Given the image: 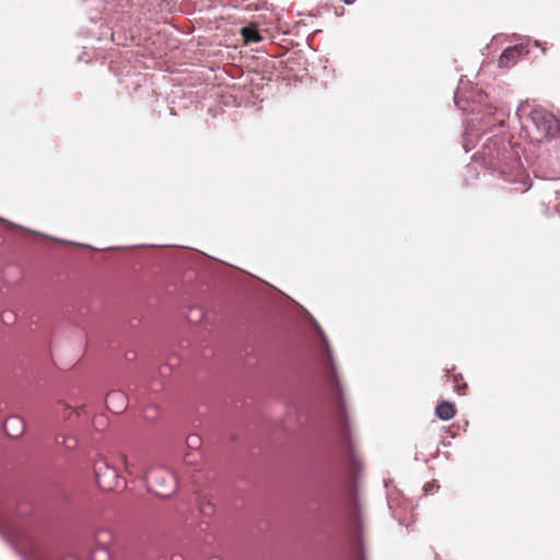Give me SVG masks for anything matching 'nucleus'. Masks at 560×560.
Returning <instances> with one entry per match:
<instances>
[{"mask_svg": "<svg viewBox=\"0 0 560 560\" xmlns=\"http://www.w3.org/2000/svg\"><path fill=\"white\" fill-rule=\"evenodd\" d=\"M3 430L7 435L18 438L24 432V422L20 417H9L3 423Z\"/></svg>", "mask_w": 560, "mask_h": 560, "instance_id": "7", "label": "nucleus"}, {"mask_svg": "<svg viewBox=\"0 0 560 560\" xmlns=\"http://www.w3.org/2000/svg\"><path fill=\"white\" fill-rule=\"evenodd\" d=\"M119 460L130 476L142 477L144 480L149 479L153 469L147 468L145 458L142 455H135L129 459L127 455L120 454Z\"/></svg>", "mask_w": 560, "mask_h": 560, "instance_id": "4", "label": "nucleus"}, {"mask_svg": "<svg viewBox=\"0 0 560 560\" xmlns=\"http://www.w3.org/2000/svg\"><path fill=\"white\" fill-rule=\"evenodd\" d=\"M145 481L149 489L159 497H168L172 493L173 487L175 485V478L173 474L161 468L152 469L149 479Z\"/></svg>", "mask_w": 560, "mask_h": 560, "instance_id": "3", "label": "nucleus"}, {"mask_svg": "<svg viewBox=\"0 0 560 560\" xmlns=\"http://www.w3.org/2000/svg\"><path fill=\"white\" fill-rule=\"evenodd\" d=\"M91 560H112V548L95 547L92 550Z\"/></svg>", "mask_w": 560, "mask_h": 560, "instance_id": "12", "label": "nucleus"}, {"mask_svg": "<svg viewBox=\"0 0 560 560\" xmlns=\"http://www.w3.org/2000/svg\"><path fill=\"white\" fill-rule=\"evenodd\" d=\"M527 52L528 51L524 45H515L512 47H508L506 49L503 50L499 58V66L501 68H510L514 66L518 61V59Z\"/></svg>", "mask_w": 560, "mask_h": 560, "instance_id": "5", "label": "nucleus"}, {"mask_svg": "<svg viewBox=\"0 0 560 560\" xmlns=\"http://www.w3.org/2000/svg\"><path fill=\"white\" fill-rule=\"evenodd\" d=\"M217 560H220V559H217Z\"/></svg>", "mask_w": 560, "mask_h": 560, "instance_id": "17", "label": "nucleus"}, {"mask_svg": "<svg viewBox=\"0 0 560 560\" xmlns=\"http://www.w3.org/2000/svg\"><path fill=\"white\" fill-rule=\"evenodd\" d=\"M115 536L112 529L102 527L94 534L95 547L112 548Z\"/></svg>", "mask_w": 560, "mask_h": 560, "instance_id": "8", "label": "nucleus"}, {"mask_svg": "<svg viewBox=\"0 0 560 560\" xmlns=\"http://www.w3.org/2000/svg\"><path fill=\"white\" fill-rule=\"evenodd\" d=\"M202 512L203 513H212L213 512V506L211 503H207L206 505H203L201 508Z\"/></svg>", "mask_w": 560, "mask_h": 560, "instance_id": "15", "label": "nucleus"}, {"mask_svg": "<svg viewBox=\"0 0 560 560\" xmlns=\"http://www.w3.org/2000/svg\"><path fill=\"white\" fill-rule=\"evenodd\" d=\"M530 122L535 127L537 141L547 139L560 131V121L551 113L542 108H535L529 115Z\"/></svg>", "mask_w": 560, "mask_h": 560, "instance_id": "1", "label": "nucleus"}, {"mask_svg": "<svg viewBox=\"0 0 560 560\" xmlns=\"http://www.w3.org/2000/svg\"><path fill=\"white\" fill-rule=\"evenodd\" d=\"M451 377H452V382L454 384V390L458 395H466L468 386H467V383L463 380L462 375L452 374Z\"/></svg>", "mask_w": 560, "mask_h": 560, "instance_id": "13", "label": "nucleus"}, {"mask_svg": "<svg viewBox=\"0 0 560 560\" xmlns=\"http://www.w3.org/2000/svg\"><path fill=\"white\" fill-rule=\"evenodd\" d=\"M241 34H242V36L244 38V42L246 44L259 43V42L262 40V36L259 34V31H258L257 26L254 25V24L244 26L241 30Z\"/></svg>", "mask_w": 560, "mask_h": 560, "instance_id": "10", "label": "nucleus"}, {"mask_svg": "<svg viewBox=\"0 0 560 560\" xmlns=\"http://www.w3.org/2000/svg\"><path fill=\"white\" fill-rule=\"evenodd\" d=\"M56 443L58 445L65 446L67 450H73L78 446V440L71 435L60 434L56 438Z\"/></svg>", "mask_w": 560, "mask_h": 560, "instance_id": "11", "label": "nucleus"}, {"mask_svg": "<svg viewBox=\"0 0 560 560\" xmlns=\"http://www.w3.org/2000/svg\"><path fill=\"white\" fill-rule=\"evenodd\" d=\"M217 560H220V559H217Z\"/></svg>", "mask_w": 560, "mask_h": 560, "instance_id": "18", "label": "nucleus"}, {"mask_svg": "<svg viewBox=\"0 0 560 560\" xmlns=\"http://www.w3.org/2000/svg\"><path fill=\"white\" fill-rule=\"evenodd\" d=\"M94 474L97 486L104 491L115 490L119 486V476L106 457L100 456L94 462Z\"/></svg>", "mask_w": 560, "mask_h": 560, "instance_id": "2", "label": "nucleus"}, {"mask_svg": "<svg viewBox=\"0 0 560 560\" xmlns=\"http://www.w3.org/2000/svg\"><path fill=\"white\" fill-rule=\"evenodd\" d=\"M105 402L109 410L120 413L127 407V396L120 390H113L107 394Z\"/></svg>", "mask_w": 560, "mask_h": 560, "instance_id": "6", "label": "nucleus"}, {"mask_svg": "<svg viewBox=\"0 0 560 560\" xmlns=\"http://www.w3.org/2000/svg\"><path fill=\"white\" fill-rule=\"evenodd\" d=\"M201 444L200 436L197 434H191L187 438V445L191 448H198Z\"/></svg>", "mask_w": 560, "mask_h": 560, "instance_id": "14", "label": "nucleus"}, {"mask_svg": "<svg viewBox=\"0 0 560 560\" xmlns=\"http://www.w3.org/2000/svg\"><path fill=\"white\" fill-rule=\"evenodd\" d=\"M455 413H456L455 405L450 401H442L435 408V415L441 420H450L455 416Z\"/></svg>", "mask_w": 560, "mask_h": 560, "instance_id": "9", "label": "nucleus"}, {"mask_svg": "<svg viewBox=\"0 0 560 560\" xmlns=\"http://www.w3.org/2000/svg\"><path fill=\"white\" fill-rule=\"evenodd\" d=\"M346 4H352L355 0H342Z\"/></svg>", "mask_w": 560, "mask_h": 560, "instance_id": "16", "label": "nucleus"}]
</instances>
